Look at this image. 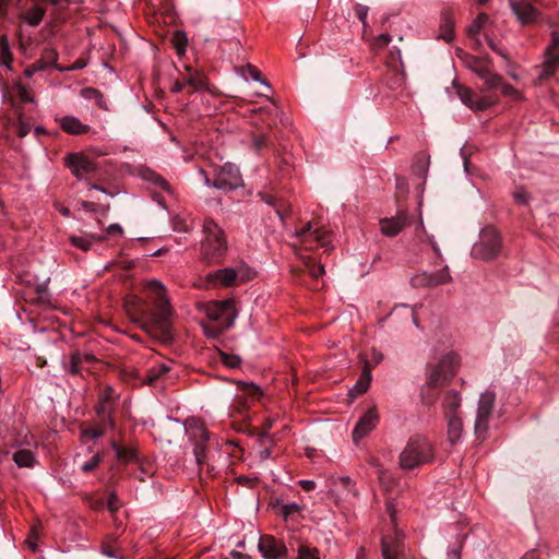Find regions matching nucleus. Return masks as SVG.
<instances>
[{
	"instance_id": "27",
	"label": "nucleus",
	"mask_w": 559,
	"mask_h": 559,
	"mask_svg": "<svg viewBox=\"0 0 559 559\" xmlns=\"http://www.w3.org/2000/svg\"><path fill=\"white\" fill-rule=\"evenodd\" d=\"M448 421V438L454 444L461 440L463 435V421L459 415L445 417Z\"/></svg>"
},
{
	"instance_id": "28",
	"label": "nucleus",
	"mask_w": 559,
	"mask_h": 559,
	"mask_svg": "<svg viewBox=\"0 0 559 559\" xmlns=\"http://www.w3.org/2000/svg\"><path fill=\"white\" fill-rule=\"evenodd\" d=\"M439 38L450 43L454 38V21L452 14L449 11L442 13Z\"/></svg>"
},
{
	"instance_id": "47",
	"label": "nucleus",
	"mask_w": 559,
	"mask_h": 559,
	"mask_svg": "<svg viewBox=\"0 0 559 559\" xmlns=\"http://www.w3.org/2000/svg\"><path fill=\"white\" fill-rule=\"evenodd\" d=\"M300 510H301V507L296 502L286 503L282 507V513H283L284 518H288L289 515L297 513Z\"/></svg>"
},
{
	"instance_id": "48",
	"label": "nucleus",
	"mask_w": 559,
	"mask_h": 559,
	"mask_svg": "<svg viewBox=\"0 0 559 559\" xmlns=\"http://www.w3.org/2000/svg\"><path fill=\"white\" fill-rule=\"evenodd\" d=\"M16 131L20 138H24L29 133L31 124L28 122H25L22 118H19Z\"/></svg>"
},
{
	"instance_id": "45",
	"label": "nucleus",
	"mask_w": 559,
	"mask_h": 559,
	"mask_svg": "<svg viewBox=\"0 0 559 559\" xmlns=\"http://www.w3.org/2000/svg\"><path fill=\"white\" fill-rule=\"evenodd\" d=\"M391 43V36L388 34H381L377 36L372 41L373 49H383Z\"/></svg>"
},
{
	"instance_id": "55",
	"label": "nucleus",
	"mask_w": 559,
	"mask_h": 559,
	"mask_svg": "<svg viewBox=\"0 0 559 559\" xmlns=\"http://www.w3.org/2000/svg\"><path fill=\"white\" fill-rule=\"evenodd\" d=\"M383 359V356L380 352L376 350V349H372L371 352V361L370 365L372 366V369L374 368L376 365H378L379 362H381Z\"/></svg>"
},
{
	"instance_id": "44",
	"label": "nucleus",
	"mask_w": 559,
	"mask_h": 559,
	"mask_svg": "<svg viewBox=\"0 0 559 559\" xmlns=\"http://www.w3.org/2000/svg\"><path fill=\"white\" fill-rule=\"evenodd\" d=\"M203 332L206 337L209 338H216L224 330L227 328H224V324H219V326H210L207 324H203Z\"/></svg>"
},
{
	"instance_id": "46",
	"label": "nucleus",
	"mask_w": 559,
	"mask_h": 559,
	"mask_svg": "<svg viewBox=\"0 0 559 559\" xmlns=\"http://www.w3.org/2000/svg\"><path fill=\"white\" fill-rule=\"evenodd\" d=\"M100 461H102L100 455L98 453L94 454L90 461H87L86 463H84L82 465V471L84 473L93 472L99 465Z\"/></svg>"
},
{
	"instance_id": "39",
	"label": "nucleus",
	"mask_w": 559,
	"mask_h": 559,
	"mask_svg": "<svg viewBox=\"0 0 559 559\" xmlns=\"http://www.w3.org/2000/svg\"><path fill=\"white\" fill-rule=\"evenodd\" d=\"M298 559H320L317 548L300 546L298 549Z\"/></svg>"
},
{
	"instance_id": "22",
	"label": "nucleus",
	"mask_w": 559,
	"mask_h": 559,
	"mask_svg": "<svg viewBox=\"0 0 559 559\" xmlns=\"http://www.w3.org/2000/svg\"><path fill=\"white\" fill-rule=\"evenodd\" d=\"M371 370L372 366L370 365L369 360H365L359 379L356 381L355 385L348 392V395L352 399H355L368 391L372 379Z\"/></svg>"
},
{
	"instance_id": "34",
	"label": "nucleus",
	"mask_w": 559,
	"mask_h": 559,
	"mask_svg": "<svg viewBox=\"0 0 559 559\" xmlns=\"http://www.w3.org/2000/svg\"><path fill=\"white\" fill-rule=\"evenodd\" d=\"M489 23V16L485 13H480L476 16V19L468 26V34L471 36L478 35Z\"/></svg>"
},
{
	"instance_id": "43",
	"label": "nucleus",
	"mask_w": 559,
	"mask_h": 559,
	"mask_svg": "<svg viewBox=\"0 0 559 559\" xmlns=\"http://www.w3.org/2000/svg\"><path fill=\"white\" fill-rule=\"evenodd\" d=\"M174 228L177 231H189L192 229V224L183 217L176 216L173 218Z\"/></svg>"
},
{
	"instance_id": "35",
	"label": "nucleus",
	"mask_w": 559,
	"mask_h": 559,
	"mask_svg": "<svg viewBox=\"0 0 559 559\" xmlns=\"http://www.w3.org/2000/svg\"><path fill=\"white\" fill-rule=\"evenodd\" d=\"M173 45L178 55H183L186 51L187 37L185 33L177 31L173 36Z\"/></svg>"
},
{
	"instance_id": "62",
	"label": "nucleus",
	"mask_w": 559,
	"mask_h": 559,
	"mask_svg": "<svg viewBox=\"0 0 559 559\" xmlns=\"http://www.w3.org/2000/svg\"><path fill=\"white\" fill-rule=\"evenodd\" d=\"M39 68L36 67H28L25 69L24 74L28 78H31Z\"/></svg>"
},
{
	"instance_id": "63",
	"label": "nucleus",
	"mask_w": 559,
	"mask_h": 559,
	"mask_svg": "<svg viewBox=\"0 0 559 559\" xmlns=\"http://www.w3.org/2000/svg\"><path fill=\"white\" fill-rule=\"evenodd\" d=\"M155 183L160 186L163 189H167L168 185L165 179L157 177Z\"/></svg>"
},
{
	"instance_id": "17",
	"label": "nucleus",
	"mask_w": 559,
	"mask_h": 559,
	"mask_svg": "<svg viewBox=\"0 0 559 559\" xmlns=\"http://www.w3.org/2000/svg\"><path fill=\"white\" fill-rule=\"evenodd\" d=\"M258 547L264 559H281L287 552L284 543L271 535L261 536Z\"/></svg>"
},
{
	"instance_id": "20",
	"label": "nucleus",
	"mask_w": 559,
	"mask_h": 559,
	"mask_svg": "<svg viewBox=\"0 0 559 559\" xmlns=\"http://www.w3.org/2000/svg\"><path fill=\"white\" fill-rule=\"evenodd\" d=\"M383 559H413L406 557V548L399 535L393 539L389 536L381 542Z\"/></svg>"
},
{
	"instance_id": "23",
	"label": "nucleus",
	"mask_w": 559,
	"mask_h": 559,
	"mask_svg": "<svg viewBox=\"0 0 559 559\" xmlns=\"http://www.w3.org/2000/svg\"><path fill=\"white\" fill-rule=\"evenodd\" d=\"M58 122L61 130L71 135H80L90 131V126L84 124L74 116L61 117Z\"/></svg>"
},
{
	"instance_id": "11",
	"label": "nucleus",
	"mask_w": 559,
	"mask_h": 559,
	"mask_svg": "<svg viewBox=\"0 0 559 559\" xmlns=\"http://www.w3.org/2000/svg\"><path fill=\"white\" fill-rule=\"evenodd\" d=\"M250 277L243 267H226L209 273L206 282L212 287H229L236 283H243Z\"/></svg>"
},
{
	"instance_id": "8",
	"label": "nucleus",
	"mask_w": 559,
	"mask_h": 559,
	"mask_svg": "<svg viewBox=\"0 0 559 559\" xmlns=\"http://www.w3.org/2000/svg\"><path fill=\"white\" fill-rule=\"evenodd\" d=\"M501 249V241L498 231L492 227H486L481 230L479 241L472 249V255L475 259L489 261L495 259Z\"/></svg>"
},
{
	"instance_id": "16",
	"label": "nucleus",
	"mask_w": 559,
	"mask_h": 559,
	"mask_svg": "<svg viewBox=\"0 0 559 559\" xmlns=\"http://www.w3.org/2000/svg\"><path fill=\"white\" fill-rule=\"evenodd\" d=\"M379 423V414L376 406L370 407L357 421L353 430V440L358 442L372 431Z\"/></svg>"
},
{
	"instance_id": "40",
	"label": "nucleus",
	"mask_w": 559,
	"mask_h": 559,
	"mask_svg": "<svg viewBox=\"0 0 559 559\" xmlns=\"http://www.w3.org/2000/svg\"><path fill=\"white\" fill-rule=\"evenodd\" d=\"M274 421H275V418L269 417L265 419V421L263 424L264 432L259 436V441L261 443H272V438L267 433V431L273 427Z\"/></svg>"
},
{
	"instance_id": "50",
	"label": "nucleus",
	"mask_w": 559,
	"mask_h": 559,
	"mask_svg": "<svg viewBox=\"0 0 559 559\" xmlns=\"http://www.w3.org/2000/svg\"><path fill=\"white\" fill-rule=\"evenodd\" d=\"M107 508L111 513H115L120 508L119 499L115 493H110Z\"/></svg>"
},
{
	"instance_id": "42",
	"label": "nucleus",
	"mask_w": 559,
	"mask_h": 559,
	"mask_svg": "<svg viewBox=\"0 0 559 559\" xmlns=\"http://www.w3.org/2000/svg\"><path fill=\"white\" fill-rule=\"evenodd\" d=\"M221 358L225 366L229 368H237L240 366L241 359L237 355H229L221 352Z\"/></svg>"
},
{
	"instance_id": "6",
	"label": "nucleus",
	"mask_w": 559,
	"mask_h": 559,
	"mask_svg": "<svg viewBox=\"0 0 559 559\" xmlns=\"http://www.w3.org/2000/svg\"><path fill=\"white\" fill-rule=\"evenodd\" d=\"M433 460V449L424 437L409 439L400 454V465L403 469H414Z\"/></svg>"
},
{
	"instance_id": "15",
	"label": "nucleus",
	"mask_w": 559,
	"mask_h": 559,
	"mask_svg": "<svg viewBox=\"0 0 559 559\" xmlns=\"http://www.w3.org/2000/svg\"><path fill=\"white\" fill-rule=\"evenodd\" d=\"M242 179L238 167L226 163L216 171L213 186L217 189L233 190L241 186Z\"/></svg>"
},
{
	"instance_id": "33",
	"label": "nucleus",
	"mask_w": 559,
	"mask_h": 559,
	"mask_svg": "<svg viewBox=\"0 0 559 559\" xmlns=\"http://www.w3.org/2000/svg\"><path fill=\"white\" fill-rule=\"evenodd\" d=\"M169 369H170L169 365L165 364V362H162V364L151 367L147 371L145 382L148 384H152L159 377H162L167 371H169Z\"/></svg>"
},
{
	"instance_id": "7",
	"label": "nucleus",
	"mask_w": 559,
	"mask_h": 559,
	"mask_svg": "<svg viewBox=\"0 0 559 559\" xmlns=\"http://www.w3.org/2000/svg\"><path fill=\"white\" fill-rule=\"evenodd\" d=\"M294 238V248L305 250L325 248L331 242L329 231L322 227H313L311 223H308L305 227L297 230Z\"/></svg>"
},
{
	"instance_id": "53",
	"label": "nucleus",
	"mask_w": 559,
	"mask_h": 559,
	"mask_svg": "<svg viewBox=\"0 0 559 559\" xmlns=\"http://www.w3.org/2000/svg\"><path fill=\"white\" fill-rule=\"evenodd\" d=\"M298 484L305 491H312L316 488V483L310 479H301Z\"/></svg>"
},
{
	"instance_id": "12",
	"label": "nucleus",
	"mask_w": 559,
	"mask_h": 559,
	"mask_svg": "<svg viewBox=\"0 0 559 559\" xmlns=\"http://www.w3.org/2000/svg\"><path fill=\"white\" fill-rule=\"evenodd\" d=\"M64 162L73 176L80 180L88 178L98 170L97 163L83 153L68 154Z\"/></svg>"
},
{
	"instance_id": "36",
	"label": "nucleus",
	"mask_w": 559,
	"mask_h": 559,
	"mask_svg": "<svg viewBox=\"0 0 559 559\" xmlns=\"http://www.w3.org/2000/svg\"><path fill=\"white\" fill-rule=\"evenodd\" d=\"M469 68L478 74L480 79L485 78L490 71L486 62L480 59H473Z\"/></svg>"
},
{
	"instance_id": "59",
	"label": "nucleus",
	"mask_w": 559,
	"mask_h": 559,
	"mask_svg": "<svg viewBox=\"0 0 559 559\" xmlns=\"http://www.w3.org/2000/svg\"><path fill=\"white\" fill-rule=\"evenodd\" d=\"M185 87H187V85L185 84V80H182V82H176L173 86V92L179 93L183 91Z\"/></svg>"
},
{
	"instance_id": "54",
	"label": "nucleus",
	"mask_w": 559,
	"mask_h": 559,
	"mask_svg": "<svg viewBox=\"0 0 559 559\" xmlns=\"http://www.w3.org/2000/svg\"><path fill=\"white\" fill-rule=\"evenodd\" d=\"M107 234L108 235H119V236H122L123 234V229L120 225L118 224H111L107 227L106 229Z\"/></svg>"
},
{
	"instance_id": "30",
	"label": "nucleus",
	"mask_w": 559,
	"mask_h": 559,
	"mask_svg": "<svg viewBox=\"0 0 559 559\" xmlns=\"http://www.w3.org/2000/svg\"><path fill=\"white\" fill-rule=\"evenodd\" d=\"M110 447L116 453V459L121 463H129L135 459V451L130 447H122L117 440H110Z\"/></svg>"
},
{
	"instance_id": "2",
	"label": "nucleus",
	"mask_w": 559,
	"mask_h": 559,
	"mask_svg": "<svg viewBox=\"0 0 559 559\" xmlns=\"http://www.w3.org/2000/svg\"><path fill=\"white\" fill-rule=\"evenodd\" d=\"M461 360L455 353H447L436 362H429L426 372V383L421 388V401L427 405H432L438 399L435 389L449 383L457 373Z\"/></svg>"
},
{
	"instance_id": "49",
	"label": "nucleus",
	"mask_w": 559,
	"mask_h": 559,
	"mask_svg": "<svg viewBox=\"0 0 559 559\" xmlns=\"http://www.w3.org/2000/svg\"><path fill=\"white\" fill-rule=\"evenodd\" d=\"M368 11H369V9L366 5L357 4L355 7V13H356L357 17L360 20V22L364 24V26L367 25Z\"/></svg>"
},
{
	"instance_id": "37",
	"label": "nucleus",
	"mask_w": 559,
	"mask_h": 559,
	"mask_svg": "<svg viewBox=\"0 0 559 559\" xmlns=\"http://www.w3.org/2000/svg\"><path fill=\"white\" fill-rule=\"evenodd\" d=\"M499 91H500L501 95H503L506 97H510V98H512L514 100H521L522 99V95H521L520 91H518L512 85H510V84H508L506 82H502Z\"/></svg>"
},
{
	"instance_id": "52",
	"label": "nucleus",
	"mask_w": 559,
	"mask_h": 559,
	"mask_svg": "<svg viewBox=\"0 0 559 559\" xmlns=\"http://www.w3.org/2000/svg\"><path fill=\"white\" fill-rule=\"evenodd\" d=\"M513 197L518 203L526 204L528 202V194L523 189L516 190Z\"/></svg>"
},
{
	"instance_id": "56",
	"label": "nucleus",
	"mask_w": 559,
	"mask_h": 559,
	"mask_svg": "<svg viewBox=\"0 0 559 559\" xmlns=\"http://www.w3.org/2000/svg\"><path fill=\"white\" fill-rule=\"evenodd\" d=\"M247 69H248V72H249L250 76L254 81H261V73H260V71L255 67L248 66Z\"/></svg>"
},
{
	"instance_id": "61",
	"label": "nucleus",
	"mask_w": 559,
	"mask_h": 559,
	"mask_svg": "<svg viewBox=\"0 0 559 559\" xmlns=\"http://www.w3.org/2000/svg\"><path fill=\"white\" fill-rule=\"evenodd\" d=\"M82 207L86 211H95V203L90 202V201H83Z\"/></svg>"
},
{
	"instance_id": "29",
	"label": "nucleus",
	"mask_w": 559,
	"mask_h": 559,
	"mask_svg": "<svg viewBox=\"0 0 559 559\" xmlns=\"http://www.w3.org/2000/svg\"><path fill=\"white\" fill-rule=\"evenodd\" d=\"M81 95L87 100H93L99 109L106 111L109 110L108 103L99 90L94 87H85L81 90Z\"/></svg>"
},
{
	"instance_id": "21",
	"label": "nucleus",
	"mask_w": 559,
	"mask_h": 559,
	"mask_svg": "<svg viewBox=\"0 0 559 559\" xmlns=\"http://www.w3.org/2000/svg\"><path fill=\"white\" fill-rule=\"evenodd\" d=\"M261 396V390L253 383H242L238 386L237 403L239 404V412L248 408L250 404L258 401Z\"/></svg>"
},
{
	"instance_id": "18",
	"label": "nucleus",
	"mask_w": 559,
	"mask_h": 559,
	"mask_svg": "<svg viewBox=\"0 0 559 559\" xmlns=\"http://www.w3.org/2000/svg\"><path fill=\"white\" fill-rule=\"evenodd\" d=\"M409 218L406 212L400 211L393 217H384L379 222L380 231L386 237L397 236L408 225Z\"/></svg>"
},
{
	"instance_id": "9",
	"label": "nucleus",
	"mask_w": 559,
	"mask_h": 559,
	"mask_svg": "<svg viewBox=\"0 0 559 559\" xmlns=\"http://www.w3.org/2000/svg\"><path fill=\"white\" fill-rule=\"evenodd\" d=\"M201 310L210 320L224 324V328H230L237 316L233 299L205 302L201 306Z\"/></svg>"
},
{
	"instance_id": "1",
	"label": "nucleus",
	"mask_w": 559,
	"mask_h": 559,
	"mask_svg": "<svg viewBox=\"0 0 559 559\" xmlns=\"http://www.w3.org/2000/svg\"><path fill=\"white\" fill-rule=\"evenodd\" d=\"M144 296L127 298L124 307L128 316L153 336H170L169 319L173 316V308L166 287L156 280L147 281L144 284Z\"/></svg>"
},
{
	"instance_id": "14",
	"label": "nucleus",
	"mask_w": 559,
	"mask_h": 559,
	"mask_svg": "<svg viewBox=\"0 0 559 559\" xmlns=\"http://www.w3.org/2000/svg\"><path fill=\"white\" fill-rule=\"evenodd\" d=\"M544 63L539 79H547L559 70V32L554 29L550 33V41L544 52Z\"/></svg>"
},
{
	"instance_id": "19",
	"label": "nucleus",
	"mask_w": 559,
	"mask_h": 559,
	"mask_svg": "<svg viewBox=\"0 0 559 559\" xmlns=\"http://www.w3.org/2000/svg\"><path fill=\"white\" fill-rule=\"evenodd\" d=\"M510 3L512 11L522 25H530L536 22L538 13L530 0H510Z\"/></svg>"
},
{
	"instance_id": "5",
	"label": "nucleus",
	"mask_w": 559,
	"mask_h": 559,
	"mask_svg": "<svg viewBox=\"0 0 559 559\" xmlns=\"http://www.w3.org/2000/svg\"><path fill=\"white\" fill-rule=\"evenodd\" d=\"M202 231V259L209 263H219L228 249L224 229L213 218L206 217L203 222Z\"/></svg>"
},
{
	"instance_id": "51",
	"label": "nucleus",
	"mask_w": 559,
	"mask_h": 559,
	"mask_svg": "<svg viewBox=\"0 0 559 559\" xmlns=\"http://www.w3.org/2000/svg\"><path fill=\"white\" fill-rule=\"evenodd\" d=\"M309 269V274L313 277V278H319L321 275L324 274V267L323 265L321 264H312L310 266H308Z\"/></svg>"
},
{
	"instance_id": "10",
	"label": "nucleus",
	"mask_w": 559,
	"mask_h": 559,
	"mask_svg": "<svg viewBox=\"0 0 559 559\" xmlns=\"http://www.w3.org/2000/svg\"><path fill=\"white\" fill-rule=\"evenodd\" d=\"M186 432L191 442H193L195 445L193 453L197 464H203L205 459L206 442L209 440V432L205 428L204 423L201 421L200 419H189L187 421Z\"/></svg>"
},
{
	"instance_id": "41",
	"label": "nucleus",
	"mask_w": 559,
	"mask_h": 559,
	"mask_svg": "<svg viewBox=\"0 0 559 559\" xmlns=\"http://www.w3.org/2000/svg\"><path fill=\"white\" fill-rule=\"evenodd\" d=\"M450 274L448 269H443L438 274H433L430 276L429 284L431 285H440L450 281Z\"/></svg>"
},
{
	"instance_id": "24",
	"label": "nucleus",
	"mask_w": 559,
	"mask_h": 559,
	"mask_svg": "<svg viewBox=\"0 0 559 559\" xmlns=\"http://www.w3.org/2000/svg\"><path fill=\"white\" fill-rule=\"evenodd\" d=\"M12 460L20 468H33L36 463V453L32 449L19 448L12 454Z\"/></svg>"
},
{
	"instance_id": "57",
	"label": "nucleus",
	"mask_w": 559,
	"mask_h": 559,
	"mask_svg": "<svg viewBox=\"0 0 559 559\" xmlns=\"http://www.w3.org/2000/svg\"><path fill=\"white\" fill-rule=\"evenodd\" d=\"M267 139L264 135L258 136L254 139L253 144L257 150H261L266 145Z\"/></svg>"
},
{
	"instance_id": "4",
	"label": "nucleus",
	"mask_w": 559,
	"mask_h": 559,
	"mask_svg": "<svg viewBox=\"0 0 559 559\" xmlns=\"http://www.w3.org/2000/svg\"><path fill=\"white\" fill-rule=\"evenodd\" d=\"M484 80V88L480 94L473 92L469 87L457 86V95L462 103L472 110H485L496 105L499 96L496 91L500 90L502 78L489 72Z\"/></svg>"
},
{
	"instance_id": "64",
	"label": "nucleus",
	"mask_w": 559,
	"mask_h": 559,
	"mask_svg": "<svg viewBox=\"0 0 559 559\" xmlns=\"http://www.w3.org/2000/svg\"><path fill=\"white\" fill-rule=\"evenodd\" d=\"M85 67V63L83 62H75L73 66L69 67L67 70H78Z\"/></svg>"
},
{
	"instance_id": "58",
	"label": "nucleus",
	"mask_w": 559,
	"mask_h": 559,
	"mask_svg": "<svg viewBox=\"0 0 559 559\" xmlns=\"http://www.w3.org/2000/svg\"><path fill=\"white\" fill-rule=\"evenodd\" d=\"M272 454V450L270 447H265L263 450L259 452V457L261 461L267 460Z\"/></svg>"
},
{
	"instance_id": "25",
	"label": "nucleus",
	"mask_w": 559,
	"mask_h": 559,
	"mask_svg": "<svg viewBox=\"0 0 559 559\" xmlns=\"http://www.w3.org/2000/svg\"><path fill=\"white\" fill-rule=\"evenodd\" d=\"M105 239L106 236L104 235L86 234L83 236H70L69 241L73 247L86 252L94 242H102Z\"/></svg>"
},
{
	"instance_id": "60",
	"label": "nucleus",
	"mask_w": 559,
	"mask_h": 559,
	"mask_svg": "<svg viewBox=\"0 0 559 559\" xmlns=\"http://www.w3.org/2000/svg\"><path fill=\"white\" fill-rule=\"evenodd\" d=\"M45 57L48 58L51 61H55L57 58V52L53 49H47L45 51Z\"/></svg>"
},
{
	"instance_id": "13",
	"label": "nucleus",
	"mask_w": 559,
	"mask_h": 559,
	"mask_svg": "<svg viewBox=\"0 0 559 559\" xmlns=\"http://www.w3.org/2000/svg\"><path fill=\"white\" fill-rule=\"evenodd\" d=\"M495 400L496 395L492 392H485L479 397L475 420V433L478 438H484L488 430Z\"/></svg>"
},
{
	"instance_id": "31",
	"label": "nucleus",
	"mask_w": 559,
	"mask_h": 559,
	"mask_svg": "<svg viewBox=\"0 0 559 559\" xmlns=\"http://www.w3.org/2000/svg\"><path fill=\"white\" fill-rule=\"evenodd\" d=\"M183 80L187 87L191 88V93L206 87V79L204 74L199 71L190 72Z\"/></svg>"
},
{
	"instance_id": "32",
	"label": "nucleus",
	"mask_w": 559,
	"mask_h": 559,
	"mask_svg": "<svg viewBox=\"0 0 559 559\" xmlns=\"http://www.w3.org/2000/svg\"><path fill=\"white\" fill-rule=\"evenodd\" d=\"M46 10L38 5L34 4L32 8L26 10L23 14V20L31 26H37L43 21Z\"/></svg>"
},
{
	"instance_id": "38",
	"label": "nucleus",
	"mask_w": 559,
	"mask_h": 559,
	"mask_svg": "<svg viewBox=\"0 0 559 559\" xmlns=\"http://www.w3.org/2000/svg\"><path fill=\"white\" fill-rule=\"evenodd\" d=\"M11 61V53L8 41L4 37L0 38V64L9 67Z\"/></svg>"
},
{
	"instance_id": "26",
	"label": "nucleus",
	"mask_w": 559,
	"mask_h": 559,
	"mask_svg": "<svg viewBox=\"0 0 559 559\" xmlns=\"http://www.w3.org/2000/svg\"><path fill=\"white\" fill-rule=\"evenodd\" d=\"M461 406V396L454 391L450 390L445 393L442 407L445 417H450L451 415H457V411Z\"/></svg>"
},
{
	"instance_id": "3",
	"label": "nucleus",
	"mask_w": 559,
	"mask_h": 559,
	"mask_svg": "<svg viewBox=\"0 0 559 559\" xmlns=\"http://www.w3.org/2000/svg\"><path fill=\"white\" fill-rule=\"evenodd\" d=\"M116 400L115 391L111 386H106L99 394V403L96 408L98 423L94 425L82 424L80 426V439L82 442L96 440L104 436L108 428H114L115 423L111 417V411Z\"/></svg>"
}]
</instances>
